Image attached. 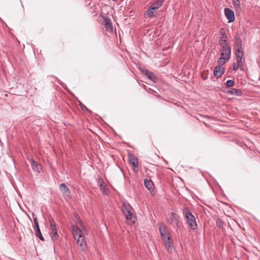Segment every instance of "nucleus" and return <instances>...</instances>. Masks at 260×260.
I'll list each match as a JSON object with an SVG mask.
<instances>
[{
  "mask_svg": "<svg viewBox=\"0 0 260 260\" xmlns=\"http://www.w3.org/2000/svg\"><path fill=\"white\" fill-rule=\"evenodd\" d=\"M77 244L79 245L80 249L82 251H85L86 249V243L83 236L81 238H78Z\"/></svg>",
  "mask_w": 260,
  "mask_h": 260,
  "instance_id": "14",
  "label": "nucleus"
},
{
  "mask_svg": "<svg viewBox=\"0 0 260 260\" xmlns=\"http://www.w3.org/2000/svg\"><path fill=\"white\" fill-rule=\"evenodd\" d=\"M227 93L229 94L235 95H241L242 94V92L240 90L236 88H231L227 91Z\"/></svg>",
  "mask_w": 260,
  "mask_h": 260,
  "instance_id": "19",
  "label": "nucleus"
},
{
  "mask_svg": "<svg viewBox=\"0 0 260 260\" xmlns=\"http://www.w3.org/2000/svg\"><path fill=\"white\" fill-rule=\"evenodd\" d=\"M235 49H242V40L240 37L237 36L234 44Z\"/></svg>",
  "mask_w": 260,
  "mask_h": 260,
  "instance_id": "20",
  "label": "nucleus"
},
{
  "mask_svg": "<svg viewBox=\"0 0 260 260\" xmlns=\"http://www.w3.org/2000/svg\"><path fill=\"white\" fill-rule=\"evenodd\" d=\"M202 78L203 80H205L207 79V76H204L203 75H202Z\"/></svg>",
  "mask_w": 260,
  "mask_h": 260,
  "instance_id": "32",
  "label": "nucleus"
},
{
  "mask_svg": "<svg viewBox=\"0 0 260 260\" xmlns=\"http://www.w3.org/2000/svg\"><path fill=\"white\" fill-rule=\"evenodd\" d=\"M84 106V107H81V109H83V108H86V107H85V106Z\"/></svg>",
  "mask_w": 260,
  "mask_h": 260,
  "instance_id": "34",
  "label": "nucleus"
},
{
  "mask_svg": "<svg viewBox=\"0 0 260 260\" xmlns=\"http://www.w3.org/2000/svg\"><path fill=\"white\" fill-rule=\"evenodd\" d=\"M31 165L32 168L34 170L39 171L40 167H39V166L38 165V163L36 161H35L34 160H32L31 161Z\"/></svg>",
  "mask_w": 260,
  "mask_h": 260,
  "instance_id": "22",
  "label": "nucleus"
},
{
  "mask_svg": "<svg viewBox=\"0 0 260 260\" xmlns=\"http://www.w3.org/2000/svg\"><path fill=\"white\" fill-rule=\"evenodd\" d=\"M167 220L170 224H173V222H174L176 226H179V216L174 212L171 213V217L170 218H168Z\"/></svg>",
  "mask_w": 260,
  "mask_h": 260,
  "instance_id": "9",
  "label": "nucleus"
},
{
  "mask_svg": "<svg viewBox=\"0 0 260 260\" xmlns=\"http://www.w3.org/2000/svg\"><path fill=\"white\" fill-rule=\"evenodd\" d=\"M153 9H151V7H150L149 9L147 11V15L149 16H152L153 14Z\"/></svg>",
  "mask_w": 260,
  "mask_h": 260,
  "instance_id": "30",
  "label": "nucleus"
},
{
  "mask_svg": "<svg viewBox=\"0 0 260 260\" xmlns=\"http://www.w3.org/2000/svg\"><path fill=\"white\" fill-rule=\"evenodd\" d=\"M59 189L60 191L62 192L64 197L67 198L70 197L71 192L70 189L64 183H61L60 184Z\"/></svg>",
  "mask_w": 260,
  "mask_h": 260,
  "instance_id": "12",
  "label": "nucleus"
},
{
  "mask_svg": "<svg viewBox=\"0 0 260 260\" xmlns=\"http://www.w3.org/2000/svg\"><path fill=\"white\" fill-rule=\"evenodd\" d=\"M50 229L52 241L54 242L57 241L59 238V235L57 233L56 224L53 220H50Z\"/></svg>",
  "mask_w": 260,
  "mask_h": 260,
  "instance_id": "5",
  "label": "nucleus"
},
{
  "mask_svg": "<svg viewBox=\"0 0 260 260\" xmlns=\"http://www.w3.org/2000/svg\"><path fill=\"white\" fill-rule=\"evenodd\" d=\"M165 0H155L154 2H156L157 4V5L162 6L163 2Z\"/></svg>",
  "mask_w": 260,
  "mask_h": 260,
  "instance_id": "31",
  "label": "nucleus"
},
{
  "mask_svg": "<svg viewBox=\"0 0 260 260\" xmlns=\"http://www.w3.org/2000/svg\"><path fill=\"white\" fill-rule=\"evenodd\" d=\"M165 246L167 248L168 250L171 251L173 248V242L170 240H163Z\"/></svg>",
  "mask_w": 260,
  "mask_h": 260,
  "instance_id": "21",
  "label": "nucleus"
},
{
  "mask_svg": "<svg viewBox=\"0 0 260 260\" xmlns=\"http://www.w3.org/2000/svg\"><path fill=\"white\" fill-rule=\"evenodd\" d=\"M34 222L35 226V232L36 236L39 238V239L42 241H44V238L41 234V232L39 227L38 219L36 217L34 218Z\"/></svg>",
  "mask_w": 260,
  "mask_h": 260,
  "instance_id": "10",
  "label": "nucleus"
},
{
  "mask_svg": "<svg viewBox=\"0 0 260 260\" xmlns=\"http://www.w3.org/2000/svg\"><path fill=\"white\" fill-rule=\"evenodd\" d=\"M234 84L235 82L233 80H229L225 83V85L227 87H233L234 85Z\"/></svg>",
  "mask_w": 260,
  "mask_h": 260,
  "instance_id": "25",
  "label": "nucleus"
},
{
  "mask_svg": "<svg viewBox=\"0 0 260 260\" xmlns=\"http://www.w3.org/2000/svg\"><path fill=\"white\" fill-rule=\"evenodd\" d=\"M161 6L157 5V4L156 2H154V3L150 6L151 7V9L156 10Z\"/></svg>",
  "mask_w": 260,
  "mask_h": 260,
  "instance_id": "28",
  "label": "nucleus"
},
{
  "mask_svg": "<svg viewBox=\"0 0 260 260\" xmlns=\"http://www.w3.org/2000/svg\"><path fill=\"white\" fill-rule=\"evenodd\" d=\"M221 53L218 62L220 64H225L230 58L231 55V48L230 45L221 47Z\"/></svg>",
  "mask_w": 260,
  "mask_h": 260,
  "instance_id": "2",
  "label": "nucleus"
},
{
  "mask_svg": "<svg viewBox=\"0 0 260 260\" xmlns=\"http://www.w3.org/2000/svg\"><path fill=\"white\" fill-rule=\"evenodd\" d=\"M224 14L226 18L229 20V22H233L235 20L234 12L231 9L225 8L224 9Z\"/></svg>",
  "mask_w": 260,
  "mask_h": 260,
  "instance_id": "8",
  "label": "nucleus"
},
{
  "mask_svg": "<svg viewBox=\"0 0 260 260\" xmlns=\"http://www.w3.org/2000/svg\"><path fill=\"white\" fill-rule=\"evenodd\" d=\"M236 55V60L237 62L240 63L242 60L243 56V51L242 49H235Z\"/></svg>",
  "mask_w": 260,
  "mask_h": 260,
  "instance_id": "18",
  "label": "nucleus"
},
{
  "mask_svg": "<svg viewBox=\"0 0 260 260\" xmlns=\"http://www.w3.org/2000/svg\"><path fill=\"white\" fill-rule=\"evenodd\" d=\"M217 226L219 228H223V222L221 220H218L216 222Z\"/></svg>",
  "mask_w": 260,
  "mask_h": 260,
  "instance_id": "29",
  "label": "nucleus"
},
{
  "mask_svg": "<svg viewBox=\"0 0 260 260\" xmlns=\"http://www.w3.org/2000/svg\"><path fill=\"white\" fill-rule=\"evenodd\" d=\"M128 161L130 164L133 167L135 171H138L139 170V165L137 158L133 154L128 155Z\"/></svg>",
  "mask_w": 260,
  "mask_h": 260,
  "instance_id": "7",
  "label": "nucleus"
},
{
  "mask_svg": "<svg viewBox=\"0 0 260 260\" xmlns=\"http://www.w3.org/2000/svg\"><path fill=\"white\" fill-rule=\"evenodd\" d=\"M144 184L145 186L150 191H153L154 188V185L153 183V182L147 179H145L144 181Z\"/></svg>",
  "mask_w": 260,
  "mask_h": 260,
  "instance_id": "16",
  "label": "nucleus"
},
{
  "mask_svg": "<svg viewBox=\"0 0 260 260\" xmlns=\"http://www.w3.org/2000/svg\"><path fill=\"white\" fill-rule=\"evenodd\" d=\"M84 106V107H81V109H83V108H86V107H85V106Z\"/></svg>",
  "mask_w": 260,
  "mask_h": 260,
  "instance_id": "35",
  "label": "nucleus"
},
{
  "mask_svg": "<svg viewBox=\"0 0 260 260\" xmlns=\"http://www.w3.org/2000/svg\"><path fill=\"white\" fill-rule=\"evenodd\" d=\"M56 79H57V82H58L59 84H61V85L62 84V83H61V82L59 80V79H57V78H56Z\"/></svg>",
  "mask_w": 260,
  "mask_h": 260,
  "instance_id": "33",
  "label": "nucleus"
},
{
  "mask_svg": "<svg viewBox=\"0 0 260 260\" xmlns=\"http://www.w3.org/2000/svg\"><path fill=\"white\" fill-rule=\"evenodd\" d=\"M122 210L126 219L134 223L135 218L133 216V209L130 205L127 203L124 202L122 204Z\"/></svg>",
  "mask_w": 260,
  "mask_h": 260,
  "instance_id": "3",
  "label": "nucleus"
},
{
  "mask_svg": "<svg viewBox=\"0 0 260 260\" xmlns=\"http://www.w3.org/2000/svg\"><path fill=\"white\" fill-rule=\"evenodd\" d=\"M98 183L100 185V188L101 190L104 193H106L108 190L107 185L106 184L104 180L102 178H100L98 179Z\"/></svg>",
  "mask_w": 260,
  "mask_h": 260,
  "instance_id": "15",
  "label": "nucleus"
},
{
  "mask_svg": "<svg viewBox=\"0 0 260 260\" xmlns=\"http://www.w3.org/2000/svg\"><path fill=\"white\" fill-rule=\"evenodd\" d=\"M182 213L189 227L192 230H196L198 229L196 218L192 214L189 209L187 207H184L182 210Z\"/></svg>",
  "mask_w": 260,
  "mask_h": 260,
  "instance_id": "1",
  "label": "nucleus"
},
{
  "mask_svg": "<svg viewBox=\"0 0 260 260\" xmlns=\"http://www.w3.org/2000/svg\"><path fill=\"white\" fill-rule=\"evenodd\" d=\"M224 73V70L220 65L217 66L214 69V75L217 78L221 77Z\"/></svg>",
  "mask_w": 260,
  "mask_h": 260,
  "instance_id": "13",
  "label": "nucleus"
},
{
  "mask_svg": "<svg viewBox=\"0 0 260 260\" xmlns=\"http://www.w3.org/2000/svg\"><path fill=\"white\" fill-rule=\"evenodd\" d=\"M218 43L221 47H223L228 45H229V43L227 42L226 40L222 39H219L218 41Z\"/></svg>",
  "mask_w": 260,
  "mask_h": 260,
  "instance_id": "23",
  "label": "nucleus"
},
{
  "mask_svg": "<svg viewBox=\"0 0 260 260\" xmlns=\"http://www.w3.org/2000/svg\"><path fill=\"white\" fill-rule=\"evenodd\" d=\"M84 106V107H81V109H83V108H86V107H85V106Z\"/></svg>",
  "mask_w": 260,
  "mask_h": 260,
  "instance_id": "36",
  "label": "nucleus"
},
{
  "mask_svg": "<svg viewBox=\"0 0 260 260\" xmlns=\"http://www.w3.org/2000/svg\"><path fill=\"white\" fill-rule=\"evenodd\" d=\"M159 231L161 236V238L163 240H170V233L164 224H160L159 226Z\"/></svg>",
  "mask_w": 260,
  "mask_h": 260,
  "instance_id": "4",
  "label": "nucleus"
},
{
  "mask_svg": "<svg viewBox=\"0 0 260 260\" xmlns=\"http://www.w3.org/2000/svg\"><path fill=\"white\" fill-rule=\"evenodd\" d=\"M104 26L107 31L112 32L113 31L112 23L111 20L109 17L104 18Z\"/></svg>",
  "mask_w": 260,
  "mask_h": 260,
  "instance_id": "11",
  "label": "nucleus"
},
{
  "mask_svg": "<svg viewBox=\"0 0 260 260\" xmlns=\"http://www.w3.org/2000/svg\"><path fill=\"white\" fill-rule=\"evenodd\" d=\"M72 230L73 235L75 239H76L77 238H81L83 236L82 235L83 231H84L85 233V228L82 225L81 229L79 228L77 226L73 225L72 226Z\"/></svg>",
  "mask_w": 260,
  "mask_h": 260,
  "instance_id": "6",
  "label": "nucleus"
},
{
  "mask_svg": "<svg viewBox=\"0 0 260 260\" xmlns=\"http://www.w3.org/2000/svg\"><path fill=\"white\" fill-rule=\"evenodd\" d=\"M233 5L234 6L236 9H239L240 8V0H232Z\"/></svg>",
  "mask_w": 260,
  "mask_h": 260,
  "instance_id": "24",
  "label": "nucleus"
},
{
  "mask_svg": "<svg viewBox=\"0 0 260 260\" xmlns=\"http://www.w3.org/2000/svg\"><path fill=\"white\" fill-rule=\"evenodd\" d=\"M242 65V61H241L240 63L237 62V63H234L233 64V69L234 71H237L240 67Z\"/></svg>",
  "mask_w": 260,
  "mask_h": 260,
  "instance_id": "27",
  "label": "nucleus"
},
{
  "mask_svg": "<svg viewBox=\"0 0 260 260\" xmlns=\"http://www.w3.org/2000/svg\"><path fill=\"white\" fill-rule=\"evenodd\" d=\"M143 73L151 80L155 82L156 81L157 78L152 72L146 70L144 71Z\"/></svg>",
  "mask_w": 260,
  "mask_h": 260,
  "instance_id": "17",
  "label": "nucleus"
},
{
  "mask_svg": "<svg viewBox=\"0 0 260 260\" xmlns=\"http://www.w3.org/2000/svg\"><path fill=\"white\" fill-rule=\"evenodd\" d=\"M220 35L221 36L220 37V39H225L226 40L228 37L225 32V31L224 30L223 28H222L220 32Z\"/></svg>",
  "mask_w": 260,
  "mask_h": 260,
  "instance_id": "26",
  "label": "nucleus"
}]
</instances>
